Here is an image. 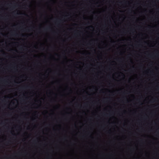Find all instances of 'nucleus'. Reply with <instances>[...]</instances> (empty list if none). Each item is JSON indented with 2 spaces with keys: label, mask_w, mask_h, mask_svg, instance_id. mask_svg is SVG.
<instances>
[{
  "label": "nucleus",
  "mask_w": 159,
  "mask_h": 159,
  "mask_svg": "<svg viewBox=\"0 0 159 159\" xmlns=\"http://www.w3.org/2000/svg\"><path fill=\"white\" fill-rule=\"evenodd\" d=\"M49 28H49H49H47L46 30H48V29H49Z\"/></svg>",
  "instance_id": "obj_1"
},
{
  "label": "nucleus",
  "mask_w": 159,
  "mask_h": 159,
  "mask_svg": "<svg viewBox=\"0 0 159 159\" xmlns=\"http://www.w3.org/2000/svg\"><path fill=\"white\" fill-rule=\"evenodd\" d=\"M59 20H57V22H59Z\"/></svg>",
  "instance_id": "obj_2"
},
{
  "label": "nucleus",
  "mask_w": 159,
  "mask_h": 159,
  "mask_svg": "<svg viewBox=\"0 0 159 159\" xmlns=\"http://www.w3.org/2000/svg\"><path fill=\"white\" fill-rule=\"evenodd\" d=\"M17 35V34H14V35Z\"/></svg>",
  "instance_id": "obj_3"
}]
</instances>
